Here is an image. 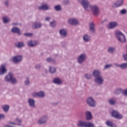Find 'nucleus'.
Returning <instances> with one entry per match:
<instances>
[{
	"instance_id": "1",
	"label": "nucleus",
	"mask_w": 127,
	"mask_h": 127,
	"mask_svg": "<svg viewBox=\"0 0 127 127\" xmlns=\"http://www.w3.org/2000/svg\"><path fill=\"white\" fill-rule=\"evenodd\" d=\"M82 6L86 11H89L90 7H91V3L88 0H78Z\"/></svg>"
},
{
	"instance_id": "2",
	"label": "nucleus",
	"mask_w": 127,
	"mask_h": 127,
	"mask_svg": "<svg viewBox=\"0 0 127 127\" xmlns=\"http://www.w3.org/2000/svg\"><path fill=\"white\" fill-rule=\"evenodd\" d=\"M77 126L80 127H95V125L90 122L80 120L77 122Z\"/></svg>"
},
{
	"instance_id": "3",
	"label": "nucleus",
	"mask_w": 127,
	"mask_h": 127,
	"mask_svg": "<svg viewBox=\"0 0 127 127\" xmlns=\"http://www.w3.org/2000/svg\"><path fill=\"white\" fill-rule=\"evenodd\" d=\"M115 35L117 38L118 39L119 41L120 42L124 43L127 41V39H126V36L123 34L120 31H116L115 32Z\"/></svg>"
},
{
	"instance_id": "4",
	"label": "nucleus",
	"mask_w": 127,
	"mask_h": 127,
	"mask_svg": "<svg viewBox=\"0 0 127 127\" xmlns=\"http://www.w3.org/2000/svg\"><path fill=\"white\" fill-rule=\"evenodd\" d=\"M92 10L94 15H99L100 13V9L97 5H91L89 9V11Z\"/></svg>"
},
{
	"instance_id": "5",
	"label": "nucleus",
	"mask_w": 127,
	"mask_h": 127,
	"mask_svg": "<svg viewBox=\"0 0 127 127\" xmlns=\"http://www.w3.org/2000/svg\"><path fill=\"white\" fill-rule=\"evenodd\" d=\"M22 60H23V57L21 55H17L11 58V61H12L16 64L21 62Z\"/></svg>"
},
{
	"instance_id": "6",
	"label": "nucleus",
	"mask_w": 127,
	"mask_h": 127,
	"mask_svg": "<svg viewBox=\"0 0 127 127\" xmlns=\"http://www.w3.org/2000/svg\"><path fill=\"white\" fill-rule=\"evenodd\" d=\"M87 59V55L85 53L80 54L77 58V62L79 64H82Z\"/></svg>"
},
{
	"instance_id": "7",
	"label": "nucleus",
	"mask_w": 127,
	"mask_h": 127,
	"mask_svg": "<svg viewBox=\"0 0 127 127\" xmlns=\"http://www.w3.org/2000/svg\"><path fill=\"white\" fill-rule=\"evenodd\" d=\"M104 81V77L101 75L95 77L94 79V82L96 84H97V85H103Z\"/></svg>"
},
{
	"instance_id": "8",
	"label": "nucleus",
	"mask_w": 127,
	"mask_h": 127,
	"mask_svg": "<svg viewBox=\"0 0 127 127\" xmlns=\"http://www.w3.org/2000/svg\"><path fill=\"white\" fill-rule=\"evenodd\" d=\"M86 103L90 107H96V101L92 97H88L86 99Z\"/></svg>"
},
{
	"instance_id": "9",
	"label": "nucleus",
	"mask_w": 127,
	"mask_h": 127,
	"mask_svg": "<svg viewBox=\"0 0 127 127\" xmlns=\"http://www.w3.org/2000/svg\"><path fill=\"white\" fill-rule=\"evenodd\" d=\"M112 117H114L115 119H117V120H122L123 119V115L120 114L119 112L116 110H114L111 113Z\"/></svg>"
},
{
	"instance_id": "10",
	"label": "nucleus",
	"mask_w": 127,
	"mask_h": 127,
	"mask_svg": "<svg viewBox=\"0 0 127 127\" xmlns=\"http://www.w3.org/2000/svg\"><path fill=\"white\" fill-rule=\"evenodd\" d=\"M119 25V23L118 22L116 21H113L110 22L108 25H107V28L108 29H114V28H115V27H117Z\"/></svg>"
},
{
	"instance_id": "11",
	"label": "nucleus",
	"mask_w": 127,
	"mask_h": 127,
	"mask_svg": "<svg viewBox=\"0 0 127 127\" xmlns=\"http://www.w3.org/2000/svg\"><path fill=\"white\" fill-rule=\"evenodd\" d=\"M68 23L71 25H77L79 24V21L75 18H70L68 20Z\"/></svg>"
},
{
	"instance_id": "12",
	"label": "nucleus",
	"mask_w": 127,
	"mask_h": 127,
	"mask_svg": "<svg viewBox=\"0 0 127 127\" xmlns=\"http://www.w3.org/2000/svg\"><path fill=\"white\" fill-rule=\"evenodd\" d=\"M48 119V117L47 116H44L38 121V124H39V125H43V124H46V123H47Z\"/></svg>"
},
{
	"instance_id": "13",
	"label": "nucleus",
	"mask_w": 127,
	"mask_h": 127,
	"mask_svg": "<svg viewBox=\"0 0 127 127\" xmlns=\"http://www.w3.org/2000/svg\"><path fill=\"white\" fill-rule=\"evenodd\" d=\"M6 64H2L0 67V75H3L7 72V69H6Z\"/></svg>"
},
{
	"instance_id": "14",
	"label": "nucleus",
	"mask_w": 127,
	"mask_h": 127,
	"mask_svg": "<svg viewBox=\"0 0 127 127\" xmlns=\"http://www.w3.org/2000/svg\"><path fill=\"white\" fill-rule=\"evenodd\" d=\"M40 10H49L50 9V6L47 4H43L38 7Z\"/></svg>"
},
{
	"instance_id": "15",
	"label": "nucleus",
	"mask_w": 127,
	"mask_h": 127,
	"mask_svg": "<svg viewBox=\"0 0 127 127\" xmlns=\"http://www.w3.org/2000/svg\"><path fill=\"white\" fill-rule=\"evenodd\" d=\"M39 44V42L34 40H30L28 42V45L30 46V47H34V46H36V45H38Z\"/></svg>"
},
{
	"instance_id": "16",
	"label": "nucleus",
	"mask_w": 127,
	"mask_h": 127,
	"mask_svg": "<svg viewBox=\"0 0 127 127\" xmlns=\"http://www.w3.org/2000/svg\"><path fill=\"white\" fill-rule=\"evenodd\" d=\"M9 124L10 125H13V126H20L21 125V120L20 119H16L14 122L9 121Z\"/></svg>"
},
{
	"instance_id": "17",
	"label": "nucleus",
	"mask_w": 127,
	"mask_h": 127,
	"mask_svg": "<svg viewBox=\"0 0 127 127\" xmlns=\"http://www.w3.org/2000/svg\"><path fill=\"white\" fill-rule=\"evenodd\" d=\"M15 46L18 49H21V48H23L25 46V45L22 42H17L15 44Z\"/></svg>"
},
{
	"instance_id": "18",
	"label": "nucleus",
	"mask_w": 127,
	"mask_h": 127,
	"mask_svg": "<svg viewBox=\"0 0 127 127\" xmlns=\"http://www.w3.org/2000/svg\"><path fill=\"white\" fill-rule=\"evenodd\" d=\"M28 103L31 108H35V100L32 98L28 99Z\"/></svg>"
},
{
	"instance_id": "19",
	"label": "nucleus",
	"mask_w": 127,
	"mask_h": 127,
	"mask_svg": "<svg viewBox=\"0 0 127 127\" xmlns=\"http://www.w3.org/2000/svg\"><path fill=\"white\" fill-rule=\"evenodd\" d=\"M95 27H96V24L93 22H90L89 24V29L92 33H95Z\"/></svg>"
},
{
	"instance_id": "20",
	"label": "nucleus",
	"mask_w": 127,
	"mask_h": 127,
	"mask_svg": "<svg viewBox=\"0 0 127 127\" xmlns=\"http://www.w3.org/2000/svg\"><path fill=\"white\" fill-rule=\"evenodd\" d=\"M60 34L62 37H66L67 36V30L62 29L60 30Z\"/></svg>"
},
{
	"instance_id": "21",
	"label": "nucleus",
	"mask_w": 127,
	"mask_h": 127,
	"mask_svg": "<svg viewBox=\"0 0 127 127\" xmlns=\"http://www.w3.org/2000/svg\"><path fill=\"white\" fill-rule=\"evenodd\" d=\"M86 118L87 121H91L92 119H93V115H92V113L90 111H86Z\"/></svg>"
},
{
	"instance_id": "22",
	"label": "nucleus",
	"mask_w": 127,
	"mask_h": 127,
	"mask_svg": "<svg viewBox=\"0 0 127 127\" xmlns=\"http://www.w3.org/2000/svg\"><path fill=\"white\" fill-rule=\"evenodd\" d=\"M124 2V0H119L116 3H114L113 5V7H119L121 6Z\"/></svg>"
},
{
	"instance_id": "23",
	"label": "nucleus",
	"mask_w": 127,
	"mask_h": 127,
	"mask_svg": "<svg viewBox=\"0 0 127 127\" xmlns=\"http://www.w3.org/2000/svg\"><path fill=\"white\" fill-rule=\"evenodd\" d=\"M11 31L13 33H17L19 35H20L21 34V33L20 32V29L18 28V27H13L11 30Z\"/></svg>"
},
{
	"instance_id": "24",
	"label": "nucleus",
	"mask_w": 127,
	"mask_h": 127,
	"mask_svg": "<svg viewBox=\"0 0 127 127\" xmlns=\"http://www.w3.org/2000/svg\"><path fill=\"white\" fill-rule=\"evenodd\" d=\"M115 65L117 67H120V68L123 69H127V63H123L121 64H115Z\"/></svg>"
},
{
	"instance_id": "25",
	"label": "nucleus",
	"mask_w": 127,
	"mask_h": 127,
	"mask_svg": "<svg viewBox=\"0 0 127 127\" xmlns=\"http://www.w3.org/2000/svg\"><path fill=\"white\" fill-rule=\"evenodd\" d=\"M41 26H42V25L40 22H35L32 25V27L34 28H40Z\"/></svg>"
},
{
	"instance_id": "26",
	"label": "nucleus",
	"mask_w": 127,
	"mask_h": 127,
	"mask_svg": "<svg viewBox=\"0 0 127 127\" xmlns=\"http://www.w3.org/2000/svg\"><path fill=\"white\" fill-rule=\"evenodd\" d=\"M93 75L96 78V77H99L101 75V71L99 69H95L93 72Z\"/></svg>"
},
{
	"instance_id": "27",
	"label": "nucleus",
	"mask_w": 127,
	"mask_h": 127,
	"mask_svg": "<svg viewBox=\"0 0 127 127\" xmlns=\"http://www.w3.org/2000/svg\"><path fill=\"white\" fill-rule=\"evenodd\" d=\"M13 76V74H12V73H9L5 77V81H6V82H9V81H11V78H12Z\"/></svg>"
},
{
	"instance_id": "28",
	"label": "nucleus",
	"mask_w": 127,
	"mask_h": 127,
	"mask_svg": "<svg viewBox=\"0 0 127 127\" xmlns=\"http://www.w3.org/2000/svg\"><path fill=\"white\" fill-rule=\"evenodd\" d=\"M82 39L84 42H89L91 39V38L89 36V35L85 34L83 36Z\"/></svg>"
},
{
	"instance_id": "29",
	"label": "nucleus",
	"mask_w": 127,
	"mask_h": 127,
	"mask_svg": "<svg viewBox=\"0 0 127 127\" xmlns=\"http://www.w3.org/2000/svg\"><path fill=\"white\" fill-rule=\"evenodd\" d=\"M54 8L56 11H61L62 10V6L60 4H57L54 6Z\"/></svg>"
},
{
	"instance_id": "30",
	"label": "nucleus",
	"mask_w": 127,
	"mask_h": 127,
	"mask_svg": "<svg viewBox=\"0 0 127 127\" xmlns=\"http://www.w3.org/2000/svg\"><path fill=\"white\" fill-rule=\"evenodd\" d=\"M2 19L4 23H7L8 22H9V21H10V18L6 16H4V17H3Z\"/></svg>"
},
{
	"instance_id": "31",
	"label": "nucleus",
	"mask_w": 127,
	"mask_h": 127,
	"mask_svg": "<svg viewBox=\"0 0 127 127\" xmlns=\"http://www.w3.org/2000/svg\"><path fill=\"white\" fill-rule=\"evenodd\" d=\"M54 83L55 84H57V85H60V84H62V80L60 78H56L54 79Z\"/></svg>"
},
{
	"instance_id": "32",
	"label": "nucleus",
	"mask_w": 127,
	"mask_h": 127,
	"mask_svg": "<svg viewBox=\"0 0 127 127\" xmlns=\"http://www.w3.org/2000/svg\"><path fill=\"white\" fill-rule=\"evenodd\" d=\"M2 109H3V111L5 112V113H7V112H8V110H9V105H3L2 107Z\"/></svg>"
},
{
	"instance_id": "33",
	"label": "nucleus",
	"mask_w": 127,
	"mask_h": 127,
	"mask_svg": "<svg viewBox=\"0 0 127 127\" xmlns=\"http://www.w3.org/2000/svg\"><path fill=\"white\" fill-rule=\"evenodd\" d=\"M106 125L108 126V127H116V125L114 124H113V122L112 121H107L106 122Z\"/></svg>"
},
{
	"instance_id": "34",
	"label": "nucleus",
	"mask_w": 127,
	"mask_h": 127,
	"mask_svg": "<svg viewBox=\"0 0 127 127\" xmlns=\"http://www.w3.org/2000/svg\"><path fill=\"white\" fill-rule=\"evenodd\" d=\"M122 92H123V89L121 88H118L115 91V93L116 94V95H119V94H121Z\"/></svg>"
},
{
	"instance_id": "35",
	"label": "nucleus",
	"mask_w": 127,
	"mask_h": 127,
	"mask_svg": "<svg viewBox=\"0 0 127 127\" xmlns=\"http://www.w3.org/2000/svg\"><path fill=\"white\" fill-rule=\"evenodd\" d=\"M108 102L110 105H115L116 103V99L115 98H111L109 100Z\"/></svg>"
},
{
	"instance_id": "36",
	"label": "nucleus",
	"mask_w": 127,
	"mask_h": 127,
	"mask_svg": "<svg viewBox=\"0 0 127 127\" xmlns=\"http://www.w3.org/2000/svg\"><path fill=\"white\" fill-rule=\"evenodd\" d=\"M49 71L52 73H55L56 72V68L53 66H50Z\"/></svg>"
},
{
	"instance_id": "37",
	"label": "nucleus",
	"mask_w": 127,
	"mask_h": 127,
	"mask_svg": "<svg viewBox=\"0 0 127 127\" xmlns=\"http://www.w3.org/2000/svg\"><path fill=\"white\" fill-rule=\"evenodd\" d=\"M38 95L40 98H44L45 97V93L43 91L39 92Z\"/></svg>"
},
{
	"instance_id": "38",
	"label": "nucleus",
	"mask_w": 127,
	"mask_h": 127,
	"mask_svg": "<svg viewBox=\"0 0 127 127\" xmlns=\"http://www.w3.org/2000/svg\"><path fill=\"white\" fill-rule=\"evenodd\" d=\"M115 50H116V49L114 47H109L108 49V51L109 53H113Z\"/></svg>"
},
{
	"instance_id": "39",
	"label": "nucleus",
	"mask_w": 127,
	"mask_h": 127,
	"mask_svg": "<svg viewBox=\"0 0 127 127\" xmlns=\"http://www.w3.org/2000/svg\"><path fill=\"white\" fill-rule=\"evenodd\" d=\"M56 21L53 20L52 22H50V25L51 27H55V26H56Z\"/></svg>"
},
{
	"instance_id": "40",
	"label": "nucleus",
	"mask_w": 127,
	"mask_h": 127,
	"mask_svg": "<svg viewBox=\"0 0 127 127\" xmlns=\"http://www.w3.org/2000/svg\"><path fill=\"white\" fill-rule=\"evenodd\" d=\"M92 77H93V75L91 74H85L84 75V77L87 79H91V78H92Z\"/></svg>"
},
{
	"instance_id": "41",
	"label": "nucleus",
	"mask_w": 127,
	"mask_h": 127,
	"mask_svg": "<svg viewBox=\"0 0 127 127\" xmlns=\"http://www.w3.org/2000/svg\"><path fill=\"white\" fill-rule=\"evenodd\" d=\"M10 81H11L12 84H16V83H17V80H16V79L15 78L13 77V76L11 78Z\"/></svg>"
},
{
	"instance_id": "42",
	"label": "nucleus",
	"mask_w": 127,
	"mask_h": 127,
	"mask_svg": "<svg viewBox=\"0 0 127 127\" xmlns=\"http://www.w3.org/2000/svg\"><path fill=\"white\" fill-rule=\"evenodd\" d=\"M112 66H113V65H112V64H106L104 66V69H109V68H111V67H112Z\"/></svg>"
},
{
	"instance_id": "43",
	"label": "nucleus",
	"mask_w": 127,
	"mask_h": 127,
	"mask_svg": "<svg viewBox=\"0 0 127 127\" xmlns=\"http://www.w3.org/2000/svg\"><path fill=\"white\" fill-rule=\"evenodd\" d=\"M32 96L34 98H36L37 97H39L38 92H34L32 93Z\"/></svg>"
},
{
	"instance_id": "44",
	"label": "nucleus",
	"mask_w": 127,
	"mask_h": 127,
	"mask_svg": "<svg viewBox=\"0 0 127 127\" xmlns=\"http://www.w3.org/2000/svg\"><path fill=\"white\" fill-rule=\"evenodd\" d=\"M120 13H121V14H126V13H127V10L125 9L121 10L120 11Z\"/></svg>"
},
{
	"instance_id": "45",
	"label": "nucleus",
	"mask_w": 127,
	"mask_h": 127,
	"mask_svg": "<svg viewBox=\"0 0 127 127\" xmlns=\"http://www.w3.org/2000/svg\"><path fill=\"white\" fill-rule=\"evenodd\" d=\"M30 83V82H29V79H28V78H27L26 80L25 81V85H29Z\"/></svg>"
},
{
	"instance_id": "46",
	"label": "nucleus",
	"mask_w": 127,
	"mask_h": 127,
	"mask_svg": "<svg viewBox=\"0 0 127 127\" xmlns=\"http://www.w3.org/2000/svg\"><path fill=\"white\" fill-rule=\"evenodd\" d=\"M70 2V1L69 0H64L63 3L64 4H68V3Z\"/></svg>"
},
{
	"instance_id": "47",
	"label": "nucleus",
	"mask_w": 127,
	"mask_h": 127,
	"mask_svg": "<svg viewBox=\"0 0 127 127\" xmlns=\"http://www.w3.org/2000/svg\"><path fill=\"white\" fill-rule=\"evenodd\" d=\"M50 19H51V17L49 16H47L45 18V21H50Z\"/></svg>"
},
{
	"instance_id": "48",
	"label": "nucleus",
	"mask_w": 127,
	"mask_h": 127,
	"mask_svg": "<svg viewBox=\"0 0 127 127\" xmlns=\"http://www.w3.org/2000/svg\"><path fill=\"white\" fill-rule=\"evenodd\" d=\"M24 35H25V36H32V34L29 33H26L24 34Z\"/></svg>"
},
{
	"instance_id": "49",
	"label": "nucleus",
	"mask_w": 127,
	"mask_h": 127,
	"mask_svg": "<svg viewBox=\"0 0 127 127\" xmlns=\"http://www.w3.org/2000/svg\"><path fill=\"white\" fill-rule=\"evenodd\" d=\"M5 118V116L4 115V114H0V120H1V119H4Z\"/></svg>"
},
{
	"instance_id": "50",
	"label": "nucleus",
	"mask_w": 127,
	"mask_h": 127,
	"mask_svg": "<svg viewBox=\"0 0 127 127\" xmlns=\"http://www.w3.org/2000/svg\"><path fill=\"white\" fill-rule=\"evenodd\" d=\"M123 94L125 95V96H127V89L123 91Z\"/></svg>"
},
{
	"instance_id": "51",
	"label": "nucleus",
	"mask_w": 127,
	"mask_h": 127,
	"mask_svg": "<svg viewBox=\"0 0 127 127\" xmlns=\"http://www.w3.org/2000/svg\"><path fill=\"white\" fill-rule=\"evenodd\" d=\"M9 3V2L8 1V0H5L4 1V4L5 5H6V6H8Z\"/></svg>"
},
{
	"instance_id": "52",
	"label": "nucleus",
	"mask_w": 127,
	"mask_h": 127,
	"mask_svg": "<svg viewBox=\"0 0 127 127\" xmlns=\"http://www.w3.org/2000/svg\"><path fill=\"white\" fill-rule=\"evenodd\" d=\"M40 67H41V65L39 64H38L35 66V68H36V69H39Z\"/></svg>"
},
{
	"instance_id": "53",
	"label": "nucleus",
	"mask_w": 127,
	"mask_h": 127,
	"mask_svg": "<svg viewBox=\"0 0 127 127\" xmlns=\"http://www.w3.org/2000/svg\"><path fill=\"white\" fill-rule=\"evenodd\" d=\"M47 62H51V61H52V59H51V58H48L47 59Z\"/></svg>"
},
{
	"instance_id": "54",
	"label": "nucleus",
	"mask_w": 127,
	"mask_h": 127,
	"mask_svg": "<svg viewBox=\"0 0 127 127\" xmlns=\"http://www.w3.org/2000/svg\"><path fill=\"white\" fill-rule=\"evenodd\" d=\"M12 25H14V23H13Z\"/></svg>"
}]
</instances>
